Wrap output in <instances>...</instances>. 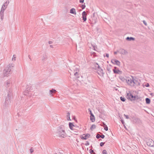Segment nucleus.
Listing matches in <instances>:
<instances>
[{
  "mask_svg": "<svg viewBox=\"0 0 154 154\" xmlns=\"http://www.w3.org/2000/svg\"><path fill=\"white\" fill-rule=\"evenodd\" d=\"M100 140H101V139H100Z\"/></svg>",
  "mask_w": 154,
  "mask_h": 154,
  "instance_id": "64",
  "label": "nucleus"
},
{
  "mask_svg": "<svg viewBox=\"0 0 154 154\" xmlns=\"http://www.w3.org/2000/svg\"><path fill=\"white\" fill-rule=\"evenodd\" d=\"M50 95L52 96L53 95V93H55L57 91L56 90L54 89H52L51 90H50Z\"/></svg>",
  "mask_w": 154,
  "mask_h": 154,
  "instance_id": "18",
  "label": "nucleus"
},
{
  "mask_svg": "<svg viewBox=\"0 0 154 154\" xmlns=\"http://www.w3.org/2000/svg\"><path fill=\"white\" fill-rule=\"evenodd\" d=\"M111 62L114 64H116V65L119 66L120 65V62L118 60L116 59H112Z\"/></svg>",
  "mask_w": 154,
  "mask_h": 154,
  "instance_id": "10",
  "label": "nucleus"
},
{
  "mask_svg": "<svg viewBox=\"0 0 154 154\" xmlns=\"http://www.w3.org/2000/svg\"><path fill=\"white\" fill-rule=\"evenodd\" d=\"M132 120L133 122L135 123H139L140 122V119L138 118H136L135 117H131Z\"/></svg>",
  "mask_w": 154,
  "mask_h": 154,
  "instance_id": "12",
  "label": "nucleus"
},
{
  "mask_svg": "<svg viewBox=\"0 0 154 154\" xmlns=\"http://www.w3.org/2000/svg\"><path fill=\"white\" fill-rule=\"evenodd\" d=\"M100 135L99 134H97L96 136V138H97V139H99V138H100Z\"/></svg>",
  "mask_w": 154,
  "mask_h": 154,
  "instance_id": "36",
  "label": "nucleus"
},
{
  "mask_svg": "<svg viewBox=\"0 0 154 154\" xmlns=\"http://www.w3.org/2000/svg\"><path fill=\"white\" fill-rule=\"evenodd\" d=\"M102 123H103V126H105V125H106L105 124V123H104V122H103Z\"/></svg>",
  "mask_w": 154,
  "mask_h": 154,
  "instance_id": "56",
  "label": "nucleus"
},
{
  "mask_svg": "<svg viewBox=\"0 0 154 154\" xmlns=\"http://www.w3.org/2000/svg\"><path fill=\"white\" fill-rule=\"evenodd\" d=\"M90 135L89 134H84L81 136V138L83 140H86L88 138L90 137Z\"/></svg>",
  "mask_w": 154,
  "mask_h": 154,
  "instance_id": "9",
  "label": "nucleus"
},
{
  "mask_svg": "<svg viewBox=\"0 0 154 154\" xmlns=\"http://www.w3.org/2000/svg\"><path fill=\"white\" fill-rule=\"evenodd\" d=\"M96 126L95 125H92L90 128V129L91 130H93V129L96 128Z\"/></svg>",
  "mask_w": 154,
  "mask_h": 154,
  "instance_id": "26",
  "label": "nucleus"
},
{
  "mask_svg": "<svg viewBox=\"0 0 154 154\" xmlns=\"http://www.w3.org/2000/svg\"><path fill=\"white\" fill-rule=\"evenodd\" d=\"M11 79H9L6 82V84H5V86L7 88V90H8V87L11 85Z\"/></svg>",
  "mask_w": 154,
  "mask_h": 154,
  "instance_id": "14",
  "label": "nucleus"
},
{
  "mask_svg": "<svg viewBox=\"0 0 154 154\" xmlns=\"http://www.w3.org/2000/svg\"><path fill=\"white\" fill-rule=\"evenodd\" d=\"M143 23L144 24L146 25V26H147V23H146V22L145 21V20H143Z\"/></svg>",
  "mask_w": 154,
  "mask_h": 154,
  "instance_id": "42",
  "label": "nucleus"
},
{
  "mask_svg": "<svg viewBox=\"0 0 154 154\" xmlns=\"http://www.w3.org/2000/svg\"><path fill=\"white\" fill-rule=\"evenodd\" d=\"M67 120L68 121H70L71 120V119H70V117L69 118H67Z\"/></svg>",
  "mask_w": 154,
  "mask_h": 154,
  "instance_id": "54",
  "label": "nucleus"
},
{
  "mask_svg": "<svg viewBox=\"0 0 154 154\" xmlns=\"http://www.w3.org/2000/svg\"><path fill=\"white\" fill-rule=\"evenodd\" d=\"M146 143L148 146H154V141L151 139H149L147 141Z\"/></svg>",
  "mask_w": 154,
  "mask_h": 154,
  "instance_id": "8",
  "label": "nucleus"
},
{
  "mask_svg": "<svg viewBox=\"0 0 154 154\" xmlns=\"http://www.w3.org/2000/svg\"><path fill=\"white\" fill-rule=\"evenodd\" d=\"M73 119H74L75 122H77V120L75 119V116H74L73 117Z\"/></svg>",
  "mask_w": 154,
  "mask_h": 154,
  "instance_id": "48",
  "label": "nucleus"
},
{
  "mask_svg": "<svg viewBox=\"0 0 154 154\" xmlns=\"http://www.w3.org/2000/svg\"><path fill=\"white\" fill-rule=\"evenodd\" d=\"M115 89L116 90H117V89H116V88H115Z\"/></svg>",
  "mask_w": 154,
  "mask_h": 154,
  "instance_id": "60",
  "label": "nucleus"
},
{
  "mask_svg": "<svg viewBox=\"0 0 154 154\" xmlns=\"http://www.w3.org/2000/svg\"><path fill=\"white\" fill-rule=\"evenodd\" d=\"M121 122H122V124L124 126H125V128L126 129V127L125 126V125H124V124H125V122H124V121L122 120V119H121Z\"/></svg>",
  "mask_w": 154,
  "mask_h": 154,
  "instance_id": "32",
  "label": "nucleus"
},
{
  "mask_svg": "<svg viewBox=\"0 0 154 154\" xmlns=\"http://www.w3.org/2000/svg\"><path fill=\"white\" fill-rule=\"evenodd\" d=\"M107 70L109 71V72H111V70H110V69L109 68V67H107Z\"/></svg>",
  "mask_w": 154,
  "mask_h": 154,
  "instance_id": "47",
  "label": "nucleus"
},
{
  "mask_svg": "<svg viewBox=\"0 0 154 154\" xmlns=\"http://www.w3.org/2000/svg\"><path fill=\"white\" fill-rule=\"evenodd\" d=\"M74 75L75 76H76L77 78H79V76H77V75H78V72H76L74 73Z\"/></svg>",
  "mask_w": 154,
  "mask_h": 154,
  "instance_id": "34",
  "label": "nucleus"
},
{
  "mask_svg": "<svg viewBox=\"0 0 154 154\" xmlns=\"http://www.w3.org/2000/svg\"><path fill=\"white\" fill-rule=\"evenodd\" d=\"M85 3H84V4L80 6L82 8V9H84L85 7Z\"/></svg>",
  "mask_w": 154,
  "mask_h": 154,
  "instance_id": "28",
  "label": "nucleus"
},
{
  "mask_svg": "<svg viewBox=\"0 0 154 154\" xmlns=\"http://www.w3.org/2000/svg\"><path fill=\"white\" fill-rule=\"evenodd\" d=\"M106 57H109V54H107V53H106Z\"/></svg>",
  "mask_w": 154,
  "mask_h": 154,
  "instance_id": "50",
  "label": "nucleus"
},
{
  "mask_svg": "<svg viewBox=\"0 0 154 154\" xmlns=\"http://www.w3.org/2000/svg\"><path fill=\"white\" fill-rule=\"evenodd\" d=\"M69 12L72 14H74L75 15L76 14L75 9L73 8H71Z\"/></svg>",
  "mask_w": 154,
  "mask_h": 154,
  "instance_id": "16",
  "label": "nucleus"
},
{
  "mask_svg": "<svg viewBox=\"0 0 154 154\" xmlns=\"http://www.w3.org/2000/svg\"><path fill=\"white\" fill-rule=\"evenodd\" d=\"M16 56L15 55H14L13 56V57L12 58L13 60H16Z\"/></svg>",
  "mask_w": 154,
  "mask_h": 154,
  "instance_id": "35",
  "label": "nucleus"
},
{
  "mask_svg": "<svg viewBox=\"0 0 154 154\" xmlns=\"http://www.w3.org/2000/svg\"><path fill=\"white\" fill-rule=\"evenodd\" d=\"M126 97L128 99L130 100L131 101H135L136 102H139L142 101V98L136 95L133 96L131 94L128 93L126 96Z\"/></svg>",
  "mask_w": 154,
  "mask_h": 154,
  "instance_id": "3",
  "label": "nucleus"
},
{
  "mask_svg": "<svg viewBox=\"0 0 154 154\" xmlns=\"http://www.w3.org/2000/svg\"><path fill=\"white\" fill-rule=\"evenodd\" d=\"M103 154H108L107 151L106 150H104L102 152Z\"/></svg>",
  "mask_w": 154,
  "mask_h": 154,
  "instance_id": "30",
  "label": "nucleus"
},
{
  "mask_svg": "<svg viewBox=\"0 0 154 154\" xmlns=\"http://www.w3.org/2000/svg\"><path fill=\"white\" fill-rule=\"evenodd\" d=\"M91 56H93V57H95L97 56L96 53L94 52H91Z\"/></svg>",
  "mask_w": 154,
  "mask_h": 154,
  "instance_id": "25",
  "label": "nucleus"
},
{
  "mask_svg": "<svg viewBox=\"0 0 154 154\" xmlns=\"http://www.w3.org/2000/svg\"><path fill=\"white\" fill-rule=\"evenodd\" d=\"M57 132L60 137H64L66 136V134L65 131L64 126L63 125H60L58 127Z\"/></svg>",
  "mask_w": 154,
  "mask_h": 154,
  "instance_id": "4",
  "label": "nucleus"
},
{
  "mask_svg": "<svg viewBox=\"0 0 154 154\" xmlns=\"http://www.w3.org/2000/svg\"><path fill=\"white\" fill-rule=\"evenodd\" d=\"M96 65L97 66V73L98 74L101 75L102 74H103V70L101 68H100V66L98 65V64L97 63H96Z\"/></svg>",
  "mask_w": 154,
  "mask_h": 154,
  "instance_id": "7",
  "label": "nucleus"
},
{
  "mask_svg": "<svg viewBox=\"0 0 154 154\" xmlns=\"http://www.w3.org/2000/svg\"><path fill=\"white\" fill-rule=\"evenodd\" d=\"M24 94H25L26 95H27L28 94H30L29 93V91H28V88L26 89V90L24 91Z\"/></svg>",
  "mask_w": 154,
  "mask_h": 154,
  "instance_id": "24",
  "label": "nucleus"
},
{
  "mask_svg": "<svg viewBox=\"0 0 154 154\" xmlns=\"http://www.w3.org/2000/svg\"><path fill=\"white\" fill-rule=\"evenodd\" d=\"M118 52V50H117L116 51H115L114 52V54H117V53Z\"/></svg>",
  "mask_w": 154,
  "mask_h": 154,
  "instance_id": "51",
  "label": "nucleus"
},
{
  "mask_svg": "<svg viewBox=\"0 0 154 154\" xmlns=\"http://www.w3.org/2000/svg\"><path fill=\"white\" fill-rule=\"evenodd\" d=\"M14 66L13 64H9L3 71V74L5 76H8V75L11 73L13 67Z\"/></svg>",
  "mask_w": 154,
  "mask_h": 154,
  "instance_id": "5",
  "label": "nucleus"
},
{
  "mask_svg": "<svg viewBox=\"0 0 154 154\" xmlns=\"http://www.w3.org/2000/svg\"><path fill=\"white\" fill-rule=\"evenodd\" d=\"M50 47H51V48H53V46L52 45H50Z\"/></svg>",
  "mask_w": 154,
  "mask_h": 154,
  "instance_id": "55",
  "label": "nucleus"
},
{
  "mask_svg": "<svg viewBox=\"0 0 154 154\" xmlns=\"http://www.w3.org/2000/svg\"><path fill=\"white\" fill-rule=\"evenodd\" d=\"M94 152L93 150L92 149H90V150H89V152L91 154H92Z\"/></svg>",
  "mask_w": 154,
  "mask_h": 154,
  "instance_id": "37",
  "label": "nucleus"
},
{
  "mask_svg": "<svg viewBox=\"0 0 154 154\" xmlns=\"http://www.w3.org/2000/svg\"><path fill=\"white\" fill-rule=\"evenodd\" d=\"M103 127H104V129L105 131H107L108 130V127L106 125L105 126H103Z\"/></svg>",
  "mask_w": 154,
  "mask_h": 154,
  "instance_id": "29",
  "label": "nucleus"
},
{
  "mask_svg": "<svg viewBox=\"0 0 154 154\" xmlns=\"http://www.w3.org/2000/svg\"><path fill=\"white\" fill-rule=\"evenodd\" d=\"M30 152L31 153H32V152H33V149L32 148H31L30 149Z\"/></svg>",
  "mask_w": 154,
  "mask_h": 154,
  "instance_id": "44",
  "label": "nucleus"
},
{
  "mask_svg": "<svg viewBox=\"0 0 154 154\" xmlns=\"http://www.w3.org/2000/svg\"><path fill=\"white\" fill-rule=\"evenodd\" d=\"M118 53L123 55L127 53V51L122 48L118 50Z\"/></svg>",
  "mask_w": 154,
  "mask_h": 154,
  "instance_id": "11",
  "label": "nucleus"
},
{
  "mask_svg": "<svg viewBox=\"0 0 154 154\" xmlns=\"http://www.w3.org/2000/svg\"><path fill=\"white\" fill-rule=\"evenodd\" d=\"M152 93H151V95H152Z\"/></svg>",
  "mask_w": 154,
  "mask_h": 154,
  "instance_id": "63",
  "label": "nucleus"
},
{
  "mask_svg": "<svg viewBox=\"0 0 154 154\" xmlns=\"http://www.w3.org/2000/svg\"><path fill=\"white\" fill-rule=\"evenodd\" d=\"M67 118H69L70 117V113L69 112L67 113Z\"/></svg>",
  "mask_w": 154,
  "mask_h": 154,
  "instance_id": "43",
  "label": "nucleus"
},
{
  "mask_svg": "<svg viewBox=\"0 0 154 154\" xmlns=\"http://www.w3.org/2000/svg\"><path fill=\"white\" fill-rule=\"evenodd\" d=\"M146 103L147 104H149L150 103V99L148 98H146L145 99Z\"/></svg>",
  "mask_w": 154,
  "mask_h": 154,
  "instance_id": "22",
  "label": "nucleus"
},
{
  "mask_svg": "<svg viewBox=\"0 0 154 154\" xmlns=\"http://www.w3.org/2000/svg\"><path fill=\"white\" fill-rule=\"evenodd\" d=\"M94 50H96L95 49V48L94 47Z\"/></svg>",
  "mask_w": 154,
  "mask_h": 154,
  "instance_id": "61",
  "label": "nucleus"
},
{
  "mask_svg": "<svg viewBox=\"0 0 154 154\" xmlns=\"http://www.w3.org/2000/svg\"><path fill=\"white\" fill-rule=\"evenodd\" d=\"M55 154H63L61 153H55Z\"/></svg>",
  "mask_w": 154,
  "mask_h": 154,
  "instance_id": "58",
  "label": "nucleus"
},
{
  "mask_svg": "<svg viewBox=\"0 0 154 154\" xmlns=\"http://www.w3.org/2000/svg\"><path fill=\"white\" fill-rule=\"evenodd\" d=\"M9 1L8 0V1H6V2L5 3V4H9Z\"/></svg>",
  "mask_w": 154,
  "mask_h": 154,
  "instance_id": "45",
  "label": "nucleus"
},
{
  "mask_svg": "<svg viewBox=\"0 0 154 154\" xmlns=\"http://www.w3.org/2000/svg\"><path fill=\"white\" fill-rule=\"evenodd\" d=\"M12 92V90L10 88L9 89L7 96L5 98V101L3 104V108L5 109H8L11 103V99L13 97Z\"/></svg>",
  "mask_w": 154,
  "mask_h": 154,
  "instance_id": "1",
  "label": "nucleus"
},
{
  "mask_svg": "<svg viewBox=\"0 0 154 154\" xmlns=\"http://www.w3.org/2000/svg\"><path fill=\"white\" fill-rule=\"evenodd\" d=\"M95 67H97V66H96L95 65Z\"/></svg>",
  "mask_w": 154,
  "mask_h": 154,
  "instance_id": "62",
  "label": "nucleus"
},
{
  "mask_svg": "<svg viewBox=\"0 0 154 154\" xmlns=\"http://www.w3.org/2000/svg\"><path fill=\"white\" fill-rule=\"evenodd\" d=\"M85 144L86 146H88V145H89V143L88 141H86V143H85Z\"/></svg>",
  "mask_w": 154,
  "mask_h": 154,
  "instance_id": "41",
  "label": "nucleus"
},
{
  "mask_svg": "<svg viewBox=\"0 0 154 154\" xmlns=\"http://www.w3.org/2000/svg\"><path fill=\"white\" fill-rule=\"evenodd\" d=\"M126 39L127 41H130L131 40H134L135 38L132 37H128L126 38Z\"/></svg>",
  "mask_w": 154,
  "mask_h": 154,
  "instance_id": "19",
  "label": "nucleus"
},
{
  "mask_svg": "<svg viewBox=\"0 0 154 154\" xmlns=\"http://www.w3.org/2000/svg\"><path fill=\"white\" fill-rule=\"evenodd\" d=\"M87 14L85 11H84L82 13V18L83 22H85L87 20Z\"/></svg>",
  "mask_w": 154,
  "mask_h": 154,
  "instance_id": "13",
  "label": "nucleus"
},
{
  "mask_svg": "<svg viewBox=\"0 0 154 154\" xmlns=\"http://www.w3.org/2000/svg\"><path fill=\"white\" fill-rule=\"evenodd\" d=\"M145 86L146 87H149V85L148 83H147L145 85Z\"/></svg>",
  "mask_w": 154,
  "mask_h": 154,
  "instance_id": "40",
  "label": "nucleus"
},
{
  "mask_svg": "<svg viewBox=\"0 0 154 154\" xmlns=\"http://www.w3.org/2000/svg\"><path fill=\"white\" fill-rule=\"evenodd\" d=\"M77 133V132H75V133L74 134H77L76 133Z\"/></svg>",
  "mask_w": 154,
  "mask_h": 154,
  "instance_id": "59",
  "label": "nucleus"
},
{
  "mask_svg": "<svg viewBox=\"0 0 154 154\" xmlns=\"http://www.w3.org/2000/svg\"><path fill=\"white\" fill-rule=\"evenodd\" d=\"M124 116H125V118L126 119H130L129 117H128V115H126L125 114H124Z\"/></svg>",
  "mask_w": 154,
  "mask_h": 154,
  "instance_id": "38",
  "label": "nucleus"
},
{
  "mask_svg": "<svg viewBox=\"0 0 154 154\" xmlns=\"http://www.w3.org/2000/svg\"><path fill=\"white\" fill-rule=\"evenodd\" d=\"M88 110H89V114L90 115V120L92 122H94L95 121V117L93 115V114L92 113L91 111V110L90 109V108L88 109Z\"/></svg>",
  "mask_w": 154,
  "mask_h": 154,
  "instance_id": "6",
  "label": "nucleus"
},
{
  "mask_svg": "<svg viewBox=\"0 0 154 154\" xmlns=\"http://www.w3.org/2000/svg\"><path fill=\"white\" fill-rule=\"evenodd\" d=\"M46 59V55H43L42 57V60H44Z\"/></svg>",
  "mask_w": 154,
  "mask_h": 154,
  "instance_id": "31",
  "label": "nucleus"
},
{
  "mask_svg": "<svg viewBox=\"0 0 154 154\" xmlns=\"http://www.w3.org/2000/svg\"><path fill=\"white\" fill-rule=\"evenodd\" d=\"M132 79L130 78H128L126 80V82L128 85L131 86H139L140 85V81L137 78L135 77L134 78L132 76H131Z\"/></svg>",
  "mask_w": 154,
  "mask_h": 154,
  "instance_id": "2",
  "label": "nucleus"
},
{
  "mask_svg": "<svg viewBox=\"0 0 154 154\" xmlns=\"http://www.w3.org/2000/svg\"><path fill=\"white\" fill-rule=\"evenodd\" d=\"M118 68H117L116 67H114V69H115V70H116V69H118Z\"/></svg>",
  "mask_w": 154,
  "mask_h": 154,
  "instance_id": "53",
  "label": "nucleus"
},
{
  "mask_svg": "<svg viewBox=\"0 0 154 154\" xmlns=\"http://www.w3.org/2000/svg\"><path fill=\"white\" fill-rule=\"evenodd\" d=\"M120 98L121 100L123 102L125 101L126 100L125 97H120Z\"/></svg>",
  "mask_w": 154,
  "mask_h": 154,
  "instance_id": "27",
  "label": "nucleus"
},
{
  "mask_svg": "<svg viewBox=\"0 0 154 154\" xmlns=\"http://www.w3.org/2000/svg\"><path fill=\"white\" fill-rule=\"evenodd\" d=\"M100 137L101 138L103 139L105 137V135L102 134L101 135H100Z\"/></svg>",
  "mask_w": 154,
  "mask_h": 154,
  "instance_id": "39",
  "label": "nucleus"
},
{
  "mask_svg": "<svg viewBox=\"0 0 154 154\" xmlns=\"http://www.w3.org/2000/svg\"><path fill=\"white\" fill-rule=\"evenodd\" d=\"M119 79L122 82H124L125 81H126V79H125L124 77L122 76H120L119 77Z\"/></svg>",
  "mask_w": 154,
  "mask_h": 154,
  "instance_id": "23",
  "label": "nucleus"
},
{
  "mask_svg": "<svg viewBox=\"0 0 154 154\" xmlns=\"http://www.w3.org/2000/svg\"><path fill=\"white\" fill-rule=\"evenodd\" d=\"M69 125L70 128L71 130H72L73 127L75 126L73 124V123L72 122H69Z\"/></svg>",
  "mask_w": 154,
  "mask_h": 154,
  "instance_id": "21",
  "label": "nucleus"
},
{
  "mask_svg": "<svg viewBox=\"0 0 154 154\" xmlns=\"http://www.w3.org/2000/svg\"><path fill=\"white\" fill-rule=\"evenodd\" d=\"M105 143V142H101L100 144V146H103L104 145V144Z\"/></svg>",
  "mask_w": 154,
  "mask_h": 154,
  "instance_id": "33",
  "label": "nucleus"
},
{
  "mask_svg": "<svg viewBox=\"0 0 154 154\" xmlns=\"http://www.w3.org/2000/svg\"><path fill=\"white\" fill-rule=\"evenodd\" d=\"M7 5H5V4L4 3L3 5L2 6V7L1 10H2V11H4L7 8Z\"/></svg>",
  "mask_w": 154,
  "mask_h": 154,
  "instance_id": "20",
  "label": "nucleus"
},
{
  "mask_svg": "<svg viewBox=\"0 0 154 154\" xmlns=\"http://www.w3.org/2000/svg\"><path fill=\"white\" fill-rule=\"evenodd\" d=\"M4 11L1 10L0 12V16H1V19L2 20H3L4 18Z\"/></svg>",
  "mask_w": 154,
  "mask_h": 154,
  "instance_id": "17",
  "label": "nucleus"
},
{
  "mask_svg": "<svg viewBox=\"0 0 154 154\" xmlns=\"http://www.w3.org/2000/svg\"><path fill=\"white\" fill-rule=\"evenodd\" d=\"M84 0H79V2L81 3H83L84 2Z\"/></svg>",
  "mask_w": 154,
  "mask_h": 154,
  "instance_id": "46",
  "label": "nucleus"
},
{
  "mask_svg": "<svg viewBox=\"0 0 154 154\" xmlns=\"http://www.w3.org/2000/svg\"><path fill=\"white\" fill-rule=\"evenodd\" d=\"M92 154H96V153L95 152H94Z\"/></svg>",
  "mask_w": 154,
  "mask_h": 154,
  "instance_id": "57",
  "label": "nucleus"
},
{
  "mask_svg": "<svg viewBox=\"0 0 154 154\" xmlns=\"http://www.w3.org/2000/svg\"><path fill=\"white\" fill-rule=\"evenodd\" d=\"M28 57L29 58V59L31 61L32 59L31 58V56H30V55H28Z\"/></svg>",
  "mask_w": 154,
  "mask_h": 154,
  "instance_id": "49",
  "label": "nucleus"
},
{
  "mask_svg": "<svg viewBox=\"0 0 154 154\" xmlns=\"http://www.w3.org/2000/svg\"><path fill=\"white\" fill-rule=\"evenodd\" d=\"M52 41H49L48 42V43L49 44H51L52 43Z\"/></svg>",
  "mask_w": 154,
  "mask_h": 154,
  "instance_id": "52",
  "label": "nucleus"
},
{
  "mask_svg": "<svg viewBox=\"0 0 154 154\" xmlns=\"http://www.w3.org/2000/svg\"><path fill=\"white\" fill-rule=\"evenodd\" d=\"M113 71L114 73L115 74H121L122 73V71L119 70V69L116 70L113 69Z\"/></svg>",
  "mask_w": 154,
  "mask_h": 154,
  "instance_id": "15",
  "label": "nucleus"
}]
</instances>
